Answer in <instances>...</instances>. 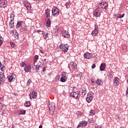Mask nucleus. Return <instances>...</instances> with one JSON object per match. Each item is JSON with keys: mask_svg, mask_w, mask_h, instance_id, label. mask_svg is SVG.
I'll use <instances>...</instances> for the list:
<instances>
[{"mask_svg": "<svg viewBox=\"0 0 128 128\" xmlns=\"http://www.w3.org/2000/svg\"><path fill=\"white\" fill-rule=\"evenodd\" d=\"M108 4L107 3H104V2H102L98 4V8L94 10V15L96 18H98L100 16V13L98 10H100L102 8V10H108Z\"/></svg>", "mask_w": 128, "mask_h": 128, "instance_id": "f257e3e1", "label": "nucleus"}, {"mask_svg": "<svg viewBox=\"0 0 128 128\" xmlns=\"http://www.w3.org/2000/svg\"><path fill=\"white\" fill-rule=\"evenodd\" d=\"M70 96L76 100H78L80 98V92H74L70 94Z\"/></svg>", "mask_w": 128, "mask_h": 128, "instance_id": "f03ea898", "label": "nucleus"}, {"mask_svg": "<svg viewBox=\"0 0 128 128\" xmlns=\"http://www.w3.org/2000/svg\"><path fill=\"white\" fill-rule=\"evenodd\" d=\"M60 14V10L58 7L54 6L52 8V15L54 16H58Z\"/></svg>", "mask_w": 128, "mask_h": 128, "instance_id": "7ed1b4c3", "label": "nucleus"}, {"mask_svg": "<svg viewBox=\"0 0 128 128\" xmlns=\"http://www.w3.org/2000/svg\"><path fill=\"white\" fill-rule=\"evenodd\" d=\"M8 82H14L16 80V74L12 73L10 74V75L8 76Z\"/></svg>", "mask_w": 128, "mask_h": 128, "instance_id": "20e7f679", "label": "nucleus"}, {"mask_svg": "<svg viewBox=\"0 0 128 128\" xmlns=\"http://www.w3.org/2000/svg\"><path fill=\"white\" fill-rule=\"evenodd\" d=\"M60 48L64 52H68V44H62L60 46Z\"/></svg>", "mask_w": 128, "mask_h": 128, "instance_id": "39448f33", "label": "nucleus"}, {"mask_svg": "<svg viewBox=\"0 0 128 128\" xmlns=\"http://www.w3.org/2000/svg\"><path fill=\"white\" fill-rule=\"evenodd\" d=\"M48 108L50 112H54L56 110V104H54V102H52L50 104L49 102Z\"/></svg>", "mask_w": 128, "mask_h": 128, "instance_id": "423d86ee", "label": "nucleus"}, {"mask_svg": "<svg viewBox=\"0 0 128 128\" xmlns=\"http://www.w3.org/2000/svg\"><path fill=\"white\" fill-rule=\"evenodd\" d=\"M6 80V76H4V73L0 72V84H2Z\"/></svg>", "mask_w": 128, "mask_h": 128, "instance_id": "0eeeda50", "label": "nucleus"}, {"mask_svg": "<svg viewBox=\"0 0 128 128\" xmlns=\"http://www.w3.org/2000/svg\"><path fill=\"white\" fill-rule=\"evenodd\" d=\"M98 26L96 25L95 26V28L94 30H93L92 32V36H98Z\"/></svg>", "mask_w": 128, "mask_h": 128, "instance_id": "6e6552de", "label": "nucleus"}, {"mask_svg": "<svg viewBox=\"0 0 128 128\" xmlns=\"http://www.w3.org/2000/svg\"><path fill=\"white\" fill-rule=\"evenodd\" d=\"M62 36H63L64 38H68L70 36V33L66 30L62 31Z\"/></svg>", "mask_w": 128, "mask_h": 128, "instance_id": "1a4fd4ad", "label": "nucleus"}, {"mask_svg": "<svg viewBox=\"0 0 128 128\" xmlns=\"http://www.w3.org/2000/svg\"><path fill=\"white\" fill-rule=\"evenodd\" d=\"M36 65H34V66H35ZM42 62H40L38 64H36V70H37V72H38V70H42Z\"/></svg>", "mask_w": 128, "mask_h": 128, "instance_id": "9d476101", "label": "nucleus"}, {"mask_svg": "<svg viewBox=\"0 0 128 128\" xmlns=\"http://www.w3.org/2000/svg\"><path fill=\"white\" fill-rule=\"evenodd\" d=\"M8 5L6 1L5 0H0V8H6Z\"/></svg>", "mask_w": 128, "mask_h": 128, "instance_id": "9b49d317", "label": "nucleus"}, {"mask_svg": "<svg viewBox=\"0 0 128 128\" xmlns=\"http://www.w3.org/2000/svg\"><path fill=\"white\" fill-rule=\"evenodd\" d=\"M24 6L25 8H26V10H30V4L28 2V0H26L25 2H24Z\"/></svg>", "mask_w": 128, "mask_h": 128, "instance_id": "f8f14e48", "label": "nucleus"}, {"mask_svg": "<svg viewBox=\"0 0 128 128\" xmlns=\"http://www.w3.org/2000/svg\"><path fill=\"white\" fill-rule=\"evenodd\" d=\"M30 98H36V92L33 91L32 93H30L29 94Z\"/></svg>", "mask_w": 128, "mask_h": 128, "instance_id": "ddd939ff", "label": "nucleus"}, {"mask_svg": "<svg viewBox=\"0 0 128 128\" xmlns=\"http://www.w3.org/2000/svg\"><path fill=\"white\" fill-rule=\"evenodd\" d=\"M70 64L72 68H74V70H77L78 66H76V64L74 62H70Z\"/></svg>", "mask_w": 128, "mask_h": 128, "instance_id": "4468645a", "label": "nucleus"}, {"mask_svg": "<svg viewBox=\"0 0 128 128\" xmlns=\"http://www.w3.org/2000/svg\"><path fill=\"white\" fill-rule=\"evenodd\" d=\"M50 8H47L46 10V18H50Z\"/></svg>", "mask_w": 128, "mask_h": 128, "instance_id": "2eb2a0df", "label": "nucleus"}, {"mask_svg": "<svg viewBox=\"0 0 128 128\" xmlns=\"http://www.w3.org/2000/svg\"><path fill=\"white\" fill-rule=\"evenodd\" d=\"M30 65H26V67L24 68V70L26 72H30Z\"/></svg>", "mask_w": 128, "mask_h": 128, "instance_id": "dca6fc26", "label": "nucleus"}, {"mask_svg": "<svg viewBox=\"0 0 128 128\" xmlns=\"http://www.w3.org/2000/svg\"><path fill=\"white\" fill-rule=\"evenodd\" d=\"M104 70H106V64L102 63V64H101L100 66V70L102 72H104Z\"/></svg>", "mask_w": 128, "mask_h": 128, "instance_id": "f3484780", "label": "nucleus"}, {"mask_svg": "<svg viewBox=\"0 0 128 128\" xmlns=\"http://www.w3.org/2000/svg\"><path fill=\"white\" fill-rule=\"evenodd\" d=\"M86 121H82L81 122H80V124H79V126H82V128H86Z\"/></svg>", "mask_w": 128, "mask_h": 128, "instance_id": "a211bd4d", "label": "nucleus"}, {"mask_svg": "<svg viewBox=\"0 0 128 128\" xmlns=\"http://www.w3.org/2000/svg\"><path fill=\"white\" fill-rule=\"evenodd\" d=\"M84 58L86 60H88L90 58V54L86 52L84 54Z\"/></svg>", "mask_w": 128, "mask_h": 128, "instance_id": "6ab92c4d", "label": "nucleus"}, {"mask_svg": "<svg viewBox=\"0 0 128 128\" xmlns=\"http://www.w3.org/2000/svg\"><path fill=\"white\" fill-rule=\"evenodd\" d=\"M96 84L98 86H102L104 84V81L102 80H100V79L97 80Z\"/></svg>", "mask_w": 128, "mask_h": 128, "instance_id": "aec40b11", "label": "nucleus"}, {"mask_svg": "<svg viewBox=\"0 0 128 128\" xmlns=\"http://www.w3.org/2000/svg\"><path fill=\"white\" fill-rule=\"evenodd\" d=\"M10 18L12 20H14V12L12 11V12L10 14Z\"/></svg>", "mask_w": 128, "mask_h": 128, "instance_id": "412c9836", "label": "nucleus"}, {"mask_svg": "<svg viewBox=\"0 0 128 128\" xmlns=\"http://www.w3.org/2000/svg\"><path fill=\"white\" fill-rule=\"evenodd\" d=\"M22 22H24L22 21H19L17 22L16 24V28H20V26H22Z\"/></svg>", "mask_w": 128, "mask_h": 128, "instance_id": "4be33fe9", "label": "nucleus"}, {"mask_svg": "<svg viewBox=\"0 0 128 128\" xmlns=\"http://www.w3.org/2000/svg\"><path fill=\"white\" fill-rule=\"evenodd\" d=\"M92 96H88L86 98V102L88 103H90L92 102Z\"/></svg>", "mask_w": 128, "mask_h": 128, "instance_id": "5701e85b", "label": "nucleus"}, {"mask_svg": "<svg viewBox=\"0 0 128 128\" xmlns=\"http://www.w3.org/2000/svg\"><path fill=\"white\" fill-rule=\"evenodd\" d=\"M50 18H48L46 21V26L50 28Z\"/></svg>", "mask_w": 128, "mask_h": 128, "instance_id": "b1692460", "label": "nucleus"}, {"mask_svg": "<svg viewBox=\"0 0 128 128\" xmlns=\"http://www.w3.org/2000/svg\"><path fill=\"white\" fill-rule=\"evenodd\" d=\"M24 106L26 108H29V106H30V102L29 101L26 102L24 104Z\"/></svg>", "mask_w": 128, "mask_h": 128, "instance_id": "393cba45", "label": "nucleus"}, {"mask_svg": "<svg viewBox=\"0 0 128 128\" xmlns=\"http://www.w3.org/2000/svg\"><path fill=\"white\" fill-rule=\"evenodd\" d=\"M118 77H116L114 78V84H116V85L118 86Z\"/></svg>", "mask_w": 128, "mask_h": 128, "instance_id": "a878e982", "label": "nucleus"}, {"mask_svg": "<svg viewBox=\"0 0 128 128\" xmlns=\"http://www.w3.org/2000/svg\"><path fill=\"white\" fill-rule=\"evenodd\" d=\"M14 20H10V28H14V21H12Z\"/></svg>", "mask_w": 128, "mask_h": 128, "instance_id": "bb28decb", "label": "nucleus"}, {"mask_svg": "<svg viewBox=\"0 0 128 128\" xmlns=\"http://www.w3.org/2000/svg\"><path fill=\"white\" fill-rule=\"evenodd\" d=\"M14 34L15 38H16V40H18V32H15Z\"/></svg>", "mask_w": 128, "mask_h": 128, "instance_id": "cd10ccee", "label": "nucleus"}, {"mask_svg": "<svg viewBox=\"0 0 128 128\" xmlns=\"http://www.w3.org/2000/svg\"><path fill=\"white\" fill-rule=\"evenodd\" d=\"M116 16H117V18H124V14H123L122 15L120 14H118V16L116 15Z\"/></svg>", "mask_w": 128, "mask_h": 128, "instance_id": "c85d7f7f", "label": "nucleus"}, {"mask_svg": "<svg viewBox=\"0 0 128 128\" xmlns=\"http://www.w3.org/2000/svg\"><path fill=\"white\" fill-rule=\"evenodd\" d=\"M38 60V56L36 55V56H34V64L35 62H36V60Z\"/></svg>", "mask_w": 128, "mask_h": 128, "instance_id": "c756f323", "label": "nucleus"}, {"mask_svg": "<svg viewBox=\"0 0 128 128\" xmlns=\"http://www.w3.org/2000/svg\"><path fill=\"white\" fill-rule=\"evenodd\" d=\"M2 42H4V38L2 36H0V46L2 44Z\"/></svg>", "mask_w": 128, "mask_h": 128, "instance_id": "7c9ffc66", "label": "nucleus"}, {"mask_svg": "<svg viewBox=\"0 0 128 128\" xmlns=\"http://www.w3.org/2000/svg\"><path fill=\"white\" fill-rule=\"evenodd\" d=\"M82 94L84 96H86V89L84 88V90H82Z\"/></svg>", "mask_w": 128, "mask_h": 128, "instance_id": "2f4dec72", "label": "nucleus"}, {"mask_svg": "<svg viewBox=\"0 0 128 128\" xmlns=\"http://www.w3.org/2000/svg\"><path fill=\"white\" fill-rule=\"evenodd\" d=\"M60 80L62 82H66V79L61 77Z\"/></svg>", "mask_w": 128, "mask_h": 128, "instance_id": "473e14b6", "label": "nucleus"}, {"mask_svg": "<svg viewBox=\"0 0 128 128\" xmlns=\"http://www.w3.org/2000/svg\"><path fill=\"white\" fill-rule=\"evenodd\" d=\"M26 114V110L22 111H19L18 114Z\"/></svg>", "mask_w": 128, "mask_h": 128, "instance_id": "72a5a7b5", "label": "nucleus"}, {"mask_svg": "<svg viewBox=\"0 0 128 128\" xmlns=\"http://www.w3.org/2000/svg\"><path fill=\"white\" fill-rule=\"evenodd\" d=\"M66 8H68V7L70 6V3L69 2H67L66 4Z\"/></svg>", "mask_w": 128, "mask_h": 128, "instance_id": "f704fd0d", "label": "nucleus"}, {"mask_svg": "<svg viewBox=\"0 0 128 128\" xmlns=\"http://www.w3.org/2000/svg\"><path fill=\"white\" fill-rule=\"evenodd\" d=\"M0 70L2 72H4V70H6V68L4 67V66L2 65L0 67Z\"/></svg>", "mask_w": 128, "mask_h": 128, "instance_id": "c9c22d12", "label": "nucleus"}, {"mask_svg": "<svg viewBox=\"0 0 128 128\" xmlns=\"http://www.w3.org/2000/svg\"><path fill=\"white\" fill-rule=\"evenodd\" d=\"M56 29H54V32H57L58 30V26H56Z\"/></svg>", "mask_w": 128, "mask_h": 128, "instance_id": "e433bc0d", "label": "nucleus"}, {"mask_svg": "<svg viewBox=\"0 0 128 128\" xmlns=\"http://www.w3.org/2000/svg\"><path fill=\"white\" fill-rule=\"evenodd\" d=\"M55 80L56 82H58V80H60V76H56V78H55Z\"/></svg>", "mask_w": 128, "mask_h": 128, "instance_id": "4c0bfd02", "label": "nucleus"}, {"mask_svg": "<svg viewBox=\"0 0 128 128\" xmlns=\"http://www.w3.org/2000/svg\"><path fill=\"white\" fill-rule=\"evenodd\" d=\"M94 111L91 110L90 113V116H94Z\"/></svg>", "mask_w": 128, "mask_h": 128, "instance_id": "58836bf2", "label": "nucleus"}, {"mask_svg": "<svg viewBox=\"0 0 128 128\" xmlns=\"http://www.w3.org/2000/svg\"><path fill=\"white\" fill-rule=\"evenodd\" d=\"M20 64L22 67L24 66H26V64L24 62H22Z\"/></svg>", "mask_w": 128, "mask_h": 128, "instance_id": "ea45409f", "label": "nucleus"}, {"mask_svg": "<svg viewBox=\"0 0 128 128\" xmlns=\"http://www.w3.org/2000/svg\"><path fill=\"white\" fill-rule=\"evenodd\" d=\"M30 82H32V80L29 79L26 84L27 86H30Z\"/></svg>", "mask_w": 128, "mask_h": 128, "instance_id": "a19ab883", "label": "nucleus"}, {"mask_svg": "<svg viewBox=\"0 0 128 128\" xmlns=\"http://www.w3.org/2000/svg\"><path fill=\"white\" fill-rule=\"evenodd\" d=\"M45 70H46V68H44L43 70L41 72L42 74H44V72Z\"/></svg>", "mask_w": 128, "mask_h": 128, "instance_id": "79ce46f5", "label": "nucleus"}, {"mask_svg": "<svg viewBox=\"0 0 128 128\" xmlns=\"http://www.w3.org/2000/svg\"><path fill=\"white\" fill-rule=\"evenodd\" d=\"M61 78H66V80H68V78H66V74H63Z\"/></svg>", "mask_w": 128, "mask_h": 128, "instance_id": "37998d69", "label": "nucleus"}, {"mask_svg": "<svg viewBox=\"0 0 128 128\" xmlns=\"http://www.w3.org/2000/svg\"><path fill=\"white\" fill-rule=\"evenodd\" d=\"M10 44L11 46H12V48H14V42H10Z\"/></svg>", "mask_w": 128, "mask_h": 128, "instance_id": "c03bdc74", "label": "nucleus"}, {"mask_svg": "<svg viewBox=\"0 0 128 128\" xmlns=\"http://www.w3.org/2000/svg\"><path fill=\"white\" fill-rule=\"evenodd\" d=\"M122 50H126V46L124 45L122 47Z\"/></svg>", "mask_w": 128, "mask_h": 128, "instance_id": "a18cd8bd", "label": "nucleus"}, {"mask_svg": "<svg viewBox=\"0 0 128 128\" xmlns=\"http://www.w3.org/2000/svg\"><path fill=\"white\" fill-rule=\"evenodd\" d=\"M89 93H90L89 94H90L92 96H94V92H89Z\"/></svg>", "mask_w": 128, "mask_h": 128, "instance_id": "49530a36", "label": "nucleus"}, {"mask_svg": "<svg viewBox=\"0 0 128 128\" xmlns=\"http://www.w3.org/2000/svg\"><path fill=\"white\" fill-rule=\"evenodd\" d=\"M4 106H2V104L0 103V110H2V108Z\"/></svg>", "mask_w": 128, "mask_h": 128, "instance_id": "de8ad7c7", "label": "nucleus"}, {"mask_svg": "<svg viewBox=\"0 0 128 128\" xmlns=\"http://www.w3.org/2000/svg\"><path fill=\"white\" fill-rule=\"evenodd\" d=\"M48 38V34H46L45 37H44V38Z\"/></svg>", "mask_w": 128, "mask_h": 128, "instance_id": "09e8293b", "label": "nucleus"}, {"mask_svg": "<svg viewBox=\"0 0 128 128\" xmlns=\"http://www.w3.org/2000/svg\"><path fill=\"white\" fill-rule=\"evenodd\" d=\"M76 114H78V116H80V112H77Z\"/></svg>", "mask_w": 128, "mask_h": 128, "instance_id": "8fccbe9b", "label": "nucleus"}, {"mask_svg": "<svg viewBox=\"0 0 128 128\" xmlns=\"http://www.w3.org/2000/svg\"><path fill=\"white\" fill-rule=\"evenodd\" d=\"M92 68H96V64H93L92 66Z\"/></svg>", "mask_w": 128, "mask_h": 128, "instance_id": "3c124183", "label": "nucleus"}, {"mask_svg": "<svg viewBox=\"0 0 128 128\" xmlns=\"http://www.w3.org/2000/svg\"><path fill=\"white\" fill-rule=\"evenodd\" d=\"M112 77H113L112 74H110L109 75V78H110L112 79Z\"/></svg>", "mask_w": 128, "mask_h": 128, "instance_id": "603ef678", "label": "nucleus"}, {"mask_svg": "<svg viewBox=\"0 0 128 128\" xmlns=\"http://www.w3.org/2000/svg\"><path fill=\"white\" fill-rule=\"evenodd\" d=\"M91 82H92V84H94V78H91Z\"/></svg>", "mask_w": 128, "mask_h": 128, "instance_id": "864d4df0", "label": "nucleus"}, {"mask_svg": "<svg viewBox=\"0 0 128 128\" xmlns=\"http://www.w3.org/2000/svg\"><path fill=\"white\" fill-rule=\"evenodd\" d=\"M88 96H92V95H90V92H88V94L87 97H88Z\"/></svg>", "mask_w": 128, "mask_h": 128, "instance_id": "5fc2aeb1", "label": "nucleus"}, {"mask_svg": "<svg viewBox=\"0 0 128 128\" xmlns=\"http://www.w3.org/2000/svg\"><path fill=\"white\" fill-rule=\"evenodd\" d=\"M9 128H14V125H12L9 127Z\"/></svg>", "mask_w": 128, "mask_h": 128, "instance_id": "6e6d98bb", "label": "nucleus"}, {"mask_svg": "<svg viewBox=\"0 0 128 128\" xmlns=\"http://www.w3.org/2000/svg\"><path fill=\"white\" fill-rule=\"evenodd\" d=\"M90 123L94 122V120H93L92 119L90 120Z\"/></svg>", "mask_w": 128, "mask_h": 128, "instance_id": "4d7b16f0", "label": "nucleus"}, {"mask_svg": "<svg viewBox=\"0 0 128 128\" xmlns=\"http://www.w3.org/2000/svg\"><path fill=\"white\" fill-rule=\"evenodd\" d=\"M38 32H42V30H38Z\"/></svg>", "mask_w": 128, "mask_h": 128, "instance_id": "13d9d810", "label": "nucleus"}, {"mask_svg": "<svg viewBox=\"0 0 128 128\" xmlns=\"http://www.w3.org/2000/svg\"><path fill=\"white\" fill-rule=\"evenodd\" d=\"M2 62H0V68H2Z\"/></svg>", "mask_w": 128, "mask_h": 128, "instance_id": "bf43d9fd", "label": "nucleus"}, {"mask_svg": "<svg viewBox=\"0 0 128 128\" xmlns=\"http://www.w3.org/2000/svg\"><path fill=\"white\" fill-rule=\"evenodd\" d=\"M39 128H42V125H40L39 126Z\"/></svg>", "mask_w": 128, "mask_h": 128, "instance_id": "052dcab7", "label": "nucleus"}, {"mask_svg": "<svg viewBox=\"0 0 128 128\" xmlns=\"http://www.w3.org/2000/svg\"><path fill=\"white\" fill-rule=\"evenodd\" d=\"M80 126L78 124V126L76 127V128H80Z\"/></svg>", "mask_w": 128, "mask_h": 128, "instance_id": "680f3d73", "label": "nucleus"}, {"mask_svg": "<svg viewBox=\"0 0 128 128\" xmlns=\"http://www.w3.org/2000/svg\"><path fill=\"white\" fill-rule=\"evenodd\" d=\"M44 60V62H46V59L45 58Z\"/></svg>", "mask_w": 128, "mask_h": 128, "instance_id": "e2e57ef3", "label": "nucleus"}, {"mask_svg": "<svg viewBox=\"0 0 128 128\" xmlns=\"http://www.w3.org/2000/svg\"><path fill=\"white\" fill-rule=\"evenodd\" d=\"M62 128H66L65 127H62Z\"/></svg>", "mask_w": 128, "mask_h": 128, "instance_id": "0e129e2a", "label": "nucleus"}, {"mask_svg": "<svg viewBox=\"0 0 128 128\" xmlns=\"http://www.w3.org/2000/svg\"><path fill=\"white\" fill-rule=\"evenodd\" d=\"M43 34L44 35V33Z\"/></svg>", "mask_w": 128, "mask_h": 128, "instance_id": "69168bd1", "label": "nucleus"}, {"mask_svg": "<svg viewBox=\"0 0 128 128\" xmlns=\"http://www.w3.org/2000/svg\"><path fill=\"white\" fill-rule=\"evenodd\" d=\"M55 29L56 30V28Z\"/></svg>", "mask_w": 128, "mask_h": 128, "instance_id": "338daca9", "label": "nucleus"}, {"mask_svg": "<svg viewBox=\"0 0 128 128\" xmlns=\"http://www.w3.org/2000/svg\"><path fill=\"white\" fill-rule=\"evenodd\" d=\"M55 29L56 30V28Z\"/></svg>", "mask_w": 128, "mask_h": 128, "instance_id": "774afa93", "label": "nucleus"}]
</instances>
